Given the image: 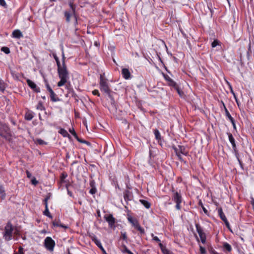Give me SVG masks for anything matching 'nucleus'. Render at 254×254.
<instances>
[{"instance_id": "obj_24", "label": "nucleus", "mask_w": 254, "mask_h": 254, "mask_svg": "<svg viewBox=\"0 0 254 254\" xmlns=\"http://www.w3.org/2000/svg\"><path fill=\"white\" fill-rule=\"evenodd\" d=\"M50 94L51 100L52 102H57L59 100L58 97H57V95L55 93L54 91L50 93Z\"/></svg>"}, {"instance_id": "obj_34", "label": "nucleus", "mask_w": 254, "mask_h": 254, "mask_svg": "<svg viewBox=\"0 0 254 254\" xmlns=\"http://www.w3.org/2000/svg\"><path fill=\"white\" fill-rule=\"evenodd\" d=\"M34 116L32 113H27L25 115V118L26 120L30 121L33 118Z\"/></svg>"}, {"instance_id": "obj_59", "label": "nucleus", "mask_w": 254, "mask_h": 254, "mask_svg": "<svg viewBox=\"0 0 254 254\" xmlns=\"http://www.w3.org/2000/svg\"><path fill=\"white\" fill-rule=\"evenodd\" d=\"M67 177L66 173H63L61 176V179L63 181Z\"/></svg>"}, {"instance_id": "obj_63", "label": "nucleus", "mask_w": 254, "mask_h": 254, "mask_svg": "<svg viewBox=\"0 0 254 254\" xmlns=\"http://www.w3.org/2000/svg\"><path fill=\"white\" fill-rule=\"evenodd\" d=\"M238 162H239V164L241 167V168L243 170L244 168H243V163L242 162V161L240 160V158H239V160H237Z\"/></svg>"}, {"instance_id": "obj_53", "label": "nucleus", "mask_w": 254, "mask_h": 254, "mask_svg": "<svg viewBox=\"0 0 254 254\" xmlns=\"http://www.w3.org/2000/svg\"><path fill=\"white\" fill-rule=\"evenodd\" d=\"M92 94L94 95H96L98 97H100V94L97 89H95L93 91H92Z\"/></svg>"}, {"instance_id": "obj_3", "label": "nucleus", "mask_w": 254, "mask_h": 254, "mask_svg": "<svg viewBox=\"0 0 254 254\" xmlns=\"http://www.w3.org/2000/svg\"><path fill=\"white\" fill-rule=\"evenodd\" d=\"M99 85L100 90L106 93L110 98L111 97V90L110 88L108 79L104 77V74H100L99 79Z\"/></svg>"}, {"instance_id": "obj_56", "label": "nucleus", "mask_w": 254, "mask_h": 254, "mask_svg": "<svg viewBox=\"0 0 254 254\" xmlns=\"http://www.w3.org/2000/svg\"><path fill=\"white\" fill-rule=\"evenodd\" d=\"M31 183L36 186L38 184V181L36 180V178L35 177H34L32 180H31Z\"/></svg>"}, {"instance_id": "obj_28", "label": "nucleus", "mask_w": 254, "mask_h": 254, "mask_svg": "<svg viewBox=\"0 0 254 254\" xmlns=\"http://www.w3.org/2000/svg\"><path fill=\"white\" fill-rule=\"evenodd\" d=\"M223 248L224 249H225L226 251H227L228 252H230L232 251V247H231V246L225 242L223 244Z\"/></svg>"}, {"instance_id": "obj_4", "label": "nucleus", "mask_w": 254, "mask_h": 254, "mask_svg": "<svg viewBox=\"0 0 254 254\" xmlns=\"http://www.w3.org/2000/svg\"><path fill=\"white\" fill-rule=\"evenodd\" d=\"M172 200L174 202L176 203V208L177 210H180L181 209V203L183 201V197L180 192L175 191L174 190H172Z\"/></svg>"}, {"instance_id": "obj_30", "label": "nucleus", "mask_w": 254, "mask_h": 254, "mask_svg": "<svg viewBox=\"0 0 254 254\" xmlns=\"http://www.w3.org/2000/svg\"><path fill=\"white\" fill-rule=\"evenodd\" d=\"M120 239H123L127 243V233L126 232H121V236L120 237Z\"/></svg>"}, {"instance_id": "obj_41", "label": "nucleus", "mask_w": 254, "mask_h": 254, "mask_svg": "<svg viewBox=\"0 0 254 254\" xmlns=\"http://www.w3.org/2000/svg\"><path fill=\"white\" fill-rule=\"evenodd\" d=\"M77 141L80 143L86 144L88 145H89L90 144V143L86 140H83L82 139H80L77 137V138H76Z\"/></svg>"}, {"instance_id": "obj_32", "label": "nucleus", "mask_w": 254, "mask_h": 254, "mask_svg": "<svg viewBox=\"0 0 254 254\" xmlns=\"http://www.w3.org/2000/svg\"><path fill=\"white\" fill-rule=\"evenodd\" d=\"M173 149H174V151L175 152L177 156V157H178L179 159L181 161H183V158H182V157L181 156V154H179L178 151V152L177 151V147L173 146Z\"/></svg>"}, {"instance_id": "obj_16", "label": "nucleus", "mask_w": 254, "mask_h": 254, "mask_svg": "<svg viewBox=\"0 0 254 254\" xmlns=\"http://www.w3.org/2000/svg\"><path fill=\"white\" fill-rule=\"evenodd\" d=\"M124 198L126 201L130 200L131 199V192L128 190H126L124 192Z\"/></svg>"}, {"instance_id": "obj_25", "label": "nucleus", "mask_w": 254, "mask_h": 254, "mask_svg": "<svg viewBox=\"0 0 254 254\" xmlns=\"http://www.w3.org/2000/svg\"><path fill=\"white\" fill-rule=\"evenodd\" d=\"M177 92L178 94L180 96V97L182 98L184 96V92L180 89L178 85H176V86L173 87Z\"/></svg>"}, {"instance_id": "obj_58", "label": "nucleus", "mask_w": 254, "mask_h": 254, "mask_svg": "<svg viewBox=\"0 0 254 254\" xmlns=\"http://www.w3.org/2000/svg\"><path fill=\"white\" fill-rule=\"evenodd\" d=\"M73 16L74 17V19H75V21L74 22V25L75 26V27L76 26V25H77L78 24V21H77V16L76 14H74L73 15Z\"/></svg>"}, {"instance_id": "obj_38", "label": "nucleus", "mask_w": 254, "mask_h": 254, "mask_svg": "<svg viewBox=\"0 0 254 254\" xmlns=\"http://www.w3.org/2000/svg\"><path fill=\"white\" fill-rule=\"evenodd\" d=\"M36 142L39 145H46L47 144L46 142H45L41 138L37 139Z\"/></svg>"}, {"instance_id": "obj_6", "label": "nucleus", "mask_w": 254, "mask_h": 254, "mask_svg": "<svg viewBox=\"0 0 254 254\" xmlns=\"http://www.w3.org/2000/svg\"><path fill=\"white\" fill-rule=\"evenodd\" d=\"M195 226L201 243L203 244H205L206 243V236L205 233L203 232V228L201 227L199 224L197 223H195Z\"/></svg>"}, {"instance_id": "obj_21", "label": "nucleus", "mask_w": 254, "mask_h": 254, "mask_svg": "<svg viewBox=\"0 0 254 254\" xmlns=\"http://www.w3.org/2000/svg\"><path fill=\"white\" fill-rule=\"evenodd\" d=\"M227 134L228 135L229 140L230 142V143H231L232 147L233 146L235 147V146L236 145V143H235V138H234L232 134L230 132H229V133H227Z\"/></svg>"}, {"instance_id": "obj_11", "label": "nucleus", "mask_w": 254, "mask_h": 254, "mask_svg": "<svg viewBox=\"0 0 254 254\" xmlns=\"http://www.w3.org/2000/svg\"><path fill=\"white\" fill-rule=\"evenodd\" d=\"M163 76L164 79L167 82V84L168 86L172 87L176 86V85L177 84V83L175 81H174L169 75L163 73Z\"/></svg>"}, {"instance_id": "obj_39", "label": "nucleus", "mask_w": 254, "mask_h": 254, "mask_svg": "<svg viewBox=\"0 0 254 254\" xmlns=\"http://www.w3.org/2000/svg\"><path fill=\"white\" fill-rule=\"evenodd\" d=\"M1 50L6 54H8L10 52L9 48L6 47H2Z\"/></svg>"}, {"instance_id": "obj_51", "label": "nucleus", "mask_w": 254, "mask_h": 254, "mask_svg": "<svg viewBox=\"0 0 254 254\" xmlns=\"http://www.w3.org/2000/svg\"><path fill=\"white\" fill-rule=\"evenodd\" d=\"M46 87L47 88V90L50 93L53 92L54 91L52 90L51 87H50V85L48 83V82H46Z\"/></svg>"}, {"instance_id": "obj_23", "label": "nucleus", "mask_w": 254, "mask_h": 254, "mask_svg": "<svg viewBox=\"0 0 254 254\" xmlns=\"http://www.w3.org/2000/svg\"><path fill=\"white\" fill-rule=\"evenodd\" d=\"M139 201L146 208L148 209L150 207L151 204L148 201L144 199H140Z\"/></svg>"}, {"instance_id": "obj_61", "label": "nucleus", "mask_w": 254, "mask_h": 254, "mask_svg": "<svg viewBox=\"0 0 254 254\" xmlns=\"http://www.w3.org/2000/svg\"><path fill=\"white\" fill-rule=\"evenodd\" d=\"M201 208H202L204 213L205 214L208 215V212L207 210L205 208V207L203 205H202Z\"/></svg>"}, {"instance_id": "obj_22", "label": "nucleus", "mask_w": 254, "mask_h": 254, "mask_svg": "<svg viewBox=\"0 0 254 254\" xmlns=\"http://www.w3.org/2000/svg\"><path fill=\"white\" fill-rule=\"evenodd\" d=\"M0 195L1 198L2 199H3L5 198V196H6L5 191L3 186L1 184H0Z\"/></svg>"}, {"instance_id": "obj_5", "label": "nucleus", "mask_w": 254, "mask_h": 254, "mask_svg": "<svg viewBox=\"0 0 254 254\" xmlns=\"http://www.w3.org/2000/svg\"><path fill=\"white\" fill-rule=\"evenodd\" d=\"M44 246L47 250L53 252L55 246V242L50 237H47L44 240Z\"/></svg>"}, {"instance_id": "obj_64", "label": "nucleus", "mask_w": 254, "mask_h": 254, "mask_svg": "<svg viewBox=\"0 0 254 254\" xmlns=\"http://www.w3.org/2000/svg\"><path fill=\"white\" fill-rule=\"evenodd\" d=\"M136 218H134L132 217L131 216H129L127 217V220L129 222V223H131V222H132L133 220H135Z\"/></svg>"}, {"instance_id": "obj_8", "label": "nucleus", "mask_w": 254, "mask_h": 254, "mask_svg": "<svg viewBox=\"0 0 254 254\" xmlns=\"http://www.w3.org/2000/svg\"><path fill=\"white\" fill-rule=\"evenodd\" d=\"M218 213L221 219L225 223L226 226L231 231V230L230 229V224L225 215L223 213L222 208H218Z\"/></svg>"}, {"instance_id": "obj_9", "label": "nucleus", "mask_w": 254, "mask_h": 254, "mask_svg": "<svg viewBox=\"0 0 254 254\" xmlns=\"http://www.w3.org/2000/svg\"><path fill=\"white\" fill-rule=\"evenodd\" d=\"M10 129L6 124L0 122V135L3 137V133H8Z\"/></svg>"}, {"instance_id": "obj_44", "label": "nucleus", "mask_w": 254, "mask_h": 254, "mask_svg": "<svg viewBox=\"0 0 254 254\" xmlns=\"http://www.w3.org/2000/svg\"><path fill=\"white\" fill-rule=\"evenodd\" d=\"M163 254H170L173 252L167 249L166 247L161 251Z\"/></svg>"}, {"instance_id": "obj_47", "label": "nucleus", "mask_w": 254, "mask_h": 254, "mask_svg": "<svg viewBox=\"0 0 254 254\" xmlns=\"http://www.w3.org/2000/svg\"><path fill=\"white\" fill-rule=\"evenodd\" d=\"M227 83L229 85V86H230V88H231V92H232V93L234 94V97H235V100H236V103H237V105H238V106H239V105H240V103H239V101L238 100V99H237V98H236V96L235 95V94H234V93L233 92V90H232V88L231 86L230 85V83H229L228 82H227Z\"/></svg>"}, {"instance_id": "obj_48", "label": "nucleus", "mask_w": 254, "mask_h": 254, "mask_svg": "<svg viewBox=\"0 0 254 254\" xmlns=\"http://www.w3.org/2000/svg\"><path fill=\"white\" fill-rule=\"evenodd\" d=\"M151 236L152 237L153 241L158 243L160 242V240L157 236H154L153 233L151 234Z\"/></svg>"}, {"instance_id": "obj_57", "label": "nucleus", "mask_w": 254, "mask_h": 254, "mask_svg": "<svg viewBox=\"0 0 254 254\" xmlns=\"http://www.w3.org/2000/svg\"><path fill=\"white\" fill-rule=\"evenodd\" d=\"M123 247L124 248V250L122 251V252L123 253H127V251H129V250L128 249V248L127 247V246L125 245H123Z\"/></svg>"}, {"instance_id": "obj_36", "label": "nucleus", "mask_w": 254, "mask_h": 254, "mask_svg": "<svg viewBox=\"0 0 254 254\" xmlns=\"http://www.w3.org/2000/svg\"><path fill=\"white\" fill-rule=\"evenodd\" d=\"M36 109L37 110H40V111H43V110H44L45 109V107L44 106H43L42 103L41 102H39L37 106H36Z\"/></svg>"}, {"instance_id": "obj_55", "label": "nucleus", "mask_w": 254, "mask_h": 254, "mask_svg": "<svg viewBox=\"0 0 254 254\" xmlns=\"http://www.w3.org/2000/svg\"><path fill=\"white\" fill-rule=\"evenodd\" d=\"M200 251L201 254H204L206 253L205 249L201 246H199Z\"/></svg>"}, {"instance_id": "obj_43", "label": "nucleus", "mask_w": 254, "mask_h": 254, "mask_svg": "<svg viewBox=\"0 0 254 254\" xmlns=\"http://www.w3.org/2000/svg\"><path fill=\"white\" fill-rule=\"evenodd\" d=\"M251 53H252L251 45V43H250L248 45V51H247V57L248 58H249V57L251 56Z\"/></svg>"}, {"instance_id": "obj_46", "label": "nucleus", "mask_w": 254, "mask_h": 254, "mask_svg": "<svg viewBox=\"0 0 254 254\" xmlns=\"http://www.w3.org/2000/svg\"><path fill=\"white\" fill-rule=\"evenodd\" d=\"M50 196L47 195L44 199V203L45 205V207H48V200L50 199Z\"/></svg>"}, {"instance_id": "obj_49", "label": "nucleus", "mask_w": 254, "mask_h": 254, "mask_svg": "<svg viewBox=\"0 0 254 254\" xmlns=\"http://www.w3.org/2000/svg\"><path fill=\"white\" fill-rule=\"evenodd\" d=\"M69 131L75 137L77 138V135L76 133L75 132L73 128H69Z\"/></svg>"}, {"instance_id": "obj_37", "label": "nucleus", "mask_w": 254, "mask_h": 254, "mask_svg": "<svg viewBox=\"0 0 254 254\" xmlns=\"http://www.w3.org/2000/svg\"><path fill=\"white\" fill-rule=\"evenodd\" d=\"M225 111V115L226 117L230 120V121L233 120L234 118L231 116L228 109H226Z\"/></svg>"}, {"instance_id": "obj_20", "label": "nucleus", "mask_w": 254, "mask_h": 254, "mask_svg": "<svg viewBox=\"0 0 254 254\" xmlns=\"http://www.w3.org/2000/svg\"><path fill=\"white\" fill-rule=\"evenodd\" d=\"M58 132L64 137H69L70 136L67 131L64 128H60Z\"/></svg>"}, {"instance_id": "obj_13", "label": "nucleus", "mask_w": 254, "mask_h": 254, "mask_svg": "<svg viewBox=\"0 0 254 254\" xmlns=\"http://www.w3.org/2000/svg\"><path fill=\"white\" fill-rule=\"evenodd\" d=\"M177 151H178L179 154L185 156L189 155V151L187 150L186 147L183 145H178V147H177Z\"/></svg>"}, {"instance_id": "obj_35", "label": "nucleus", "mask_w": 254, "mask_h": 254, "mask_svg": "<svg viewBox=\"0 0 254 254\" xmlns=\"http://www.w3.org/2000/svg\"><path fill=\"white\" fill-rule=\"evenodd\" d=\"M135 228L141 234H145L144 229L142 227L140 226L139 224L137 226H136Z\"/></svg>"}, {"instance_id": "obj_7", "label": "nucleus", "mask_w": 254, "mask_h": 254, "mask_svg": "<svg viewBox=\"0 0 254 254\" xmlns=\"http://www.w3.org/2000/svg\"><path fill=\"white\" fill-rule=\"evenodd\" d=\"M104 219L108 222L109 227L110 228L115 229L116 220L111 214H106L104 216Z\"/></svg>"}, {"instance_id": "obj_52", "label": "nucleus", "mask_w": 254, "mask_h": 254, "mask_svg": "<svg viewBox=\"0 0 254 254\" xmlns=\"http://www.w3.org/2000/svg\"><path fill=\"white\" fill-rule=\"evenodd\" d=\"M97 191L96 188H91L89 190V193L91 194H95Z\"/></svg>"}, {"instance_id": "obj_1", "label": "nucleus", "mask_w": 254, "mask_h": 254, "mask_svg": "<svg viewBox=\"0 0 254 254\" xmlns=\"http://www.w3.org/2000/svg\"><path fill=\"white\" fill-rule=\"evenodd\" d=\"M53 56L56 62L58 67V74L60 80L58 82V87H61L67 83L69 79V72L67 69L61 67V64L60 60L56 53H53Z\"/></svg>"}, {"instance_id": "obj_14", "label": "nucleus", "mask_w": 254, "mask_h": 254, "mask_svg": "<svg viewBox=\"0 0 254 254\" xmlns=\"http://www.w3.org/2000/svg\"><path fill=\"white\" fill-rule=\"evenodd\" d=\"M12 37L13 38L20 39L23 37L22 32L18 29L14 30L12 33Z\"/></svg>"}, {"instance_id": "obj_62", "label": "nucleus", "mask_w": 254, "mask_h": 254, "mask_svg": "<svg viewBox=\"0 0 254 254\" xmlns=\"http://www.w3.org/2000/svg\"><path fill=\"white\" fill-rule=\"evenodd\" d=\"M159 246L161 251H162V250H163L164 249H165L166 248V247L163 246V244L161 242H159Z\"/></svg>"}, {"instance_id": "obj_2", "label": "nucleus", "mask_w": 254, "mask_h": 254, "mask_svg": "<svg viewBox=\"0 0 254 254\" xmlns=\"http://www.w3.org/2000/svg\"><path fill=\"white\" fill-rule=\"evenodd\" d=\"M20 232L15 227H14L10 222H8L3 229L2 237L5 241H9L14 239L15 236H19Z\"/></svg>"}, {"instance_id": "obj_54", "label": "nucleus", "mask_w": 254, "mask_h": 254, "mask_svg": "<svg viewBox=\"0 0 254 254\" xmlns=\"http://www.w3.org/2000/svg\"><path fill=\"white\" fill-rule=\"evenodd\" d=\"M16 254H24L23 248L21 247H19L18 248V253Z\"/></svg>"}, {"instance_id": "obj_42", "label": "nucleus", "mask_w": 254, "mask_h": 254, "mask_svg": "<svg viewBox=\"0 0 254 254\" xmlns=\"http://www.w3.org/2000/svg\"><path fill=\"white\" fill-rule=\"evenodd\" d=\"M219 41L217 39H215L212 42L211 46L212 47L214 48L219 45Z\"/></svg>"}, {"instance_id": "obj_15", "label": "nucleus", "mask_w": 254, "mask_h": 254, "mask_svg": "<svg viewBox=\"0 0 254 254\" xmlns=\"http://www.w3.org/2000/svg\"><path fill=\"white\" fill-rule=\"evenodd\" d=\"M154 134L155 139L158 141V142L161 144L162 142V137L159 131L157 129L154 130Z\"/></svg>"}, {"instance_id": "obj_60", "label": "nucleus", "mask_w": 254, "mask_h": 254, "mask_svg": "<svg viewBox=\"0 0 254 254\" xmlns=\"http://www.w3.org/2000/svg\"><path fill=\"white\" fill-rule=\"evenodd\" d=\"M0 5L5 7L6 5V2L4 0H0Z\"/></svg>"}, {"instance_id": "obj_18", "label": "nucleus", "mask_w": 254, "mask_h": 254, "mask_svg": "<svg viewBox=\"0 0 254 254\" xmlns=\"http://www.w3.org/2000/svg\"><path fill=\"white\" fill-rule=\"evenodd\" d=\"M53 226L54 227H60L62 228H63L64 229H67L68 226H66L64 224H62L61 223V222L60 221H54L52 223Z\"/></svg>"}, {"instance_id": "obj_33", "label": "nucleus", "mask_w": 254, "mask_h": 254, "mask_svg": "<svg viewBox=\"0 0 254 254\" xmlns=\"http://www.w3.org/2000/svg\"><path fill=\"white\" fill-rule=\"evenodd\" d=\"M43 214L44 215H45L50 218H52V216L51 215V214L49 210L48 207H45V210L43 212Z\"/></svg>"}, {"instance_id": "obj_50", "label": "nucleus", "mask_w": 254, "mask_h": 254, "mask_svg": "<svg viewBox=\"0 0 254 254\" xmlns=\"http://www.w3.org/2000/svg\"><path fill=\"white\" fill-rule=\"evenodd\" d=\"M46 87L47 88V90L50 93L53 92L54 91L52 90L51 87H50V85L48 83V82H46Z\"/></svg>"}, {"instance_id": "obj_31", "label": "nucleus", "mask_w": 254, "mask_h": 254, "mask_svg": "<svg viewBox=\"0 0 254 254\" xmlns=\"http://www.w3.org/2000/svg\"><path fill=\"white\" fill-rule=\"evenodd\" d=\"M69 7L71 10V12H72L73 14H75V6L73 4V2L72 1H70L69 2Z\"/></svg>"}, {"instance_id": "obj_17", "label": "nucleus", "mask_w": 254, "mask_h": 254, "mask_svg": "<svg viewBox=\"0 0 254 254\" xmlns=\"http://www.w3.org/2000/svg\"><path fill=\"white\" fill-rule=\"evenodd\" d=\"M91 239L98 248L101 247L102 245L100 241L97 238L95 235H93V236H91Z\"/></svg>"}, {"instance_id": "obj_10", "label": "nucleus", "mask_w": 254, "mask_h": 254, "mask_svg": "<svg viewBox=\"0 0 254 254\" xmlns=\"http://www.w3.org/2000/svg\"><path fill=\"white\" fill-rule=\"evenodd\" d=\"M26 82H27V83L28 85L29 86V87L31 89H32L34 92H36V93L40 92V88L37 87L36 84L34 82H33L32 80L28 79H27Z\"/></svg>"}, {"instance_id": "obj_12", "label": "nucleus", "mask_w": 254, "mask_h": 254, "mask_svg": "<svg viewBox=\"0 0 254 254\" xmlns=\"http://www.w3.org/2000/svg\"><path fill=\"white\" fill-rule=\"evenodd\" d=\"M122 75L123 77L126 80L129 79L131 77L130 72L129 71V69L127 68H122Z\"/></svg>"}, {"instance_id": "obj_29", "label": "nucleus", "mask_w": 254, "mask_h": 254, "mask_svg": "<svg viewBox=\"0 0 254 254\" xmlns=\"http://www.w3.org/2000/svg\"><path fill=\"white\" fill-rule=\"evenodd\" d=\"M65 57L64 56V52L63 49L62 50V64H61V67H64L65 69H67L65 63Z\"/></svg>"}, {"instance_id": "obj_19", "label": "nucleus", "mask_w": 254, "mask_h": 254, "mask_svg": "<svg viewBox=\"0 0 254 254\" xmlns=\"http://www.w3.org/2000/svg\"><path fill=\"white\" fill-rule=\"evenodd\" d=\"M64 15L65 17L66 22L69 23L70 21L71 17L73 15L72 12H70L68 11H65L64 12Z\"/></svg>"}, {"instance_id": "obj_26", "label": "nucleus", "mask_w": 254, "mask_h": 254, "mask_svg": "<svg viewBox=\"0 0 254 254\" xmlns=\"http://www.w3.org/2000/svg\"><path fill=\"white\" fill-rule=\"evenodd\" d=\"M6 87V84L1 79H0V91L3 92Z\"/></svg>"}, {"instance_id": "obj_45", "label": "nucleus", "mask_w": 254, "mask_h": 254, "mask_svg": "<svg viewBox=\"0 0 254 254\" xmlns=\"http://www.w3.org/2000/svg\"><path fill=\"white\" fill-rule=\"evenodd\" d=\"M131 224L132 226L135 228L139 223L138 222V221L136 219H135V220H134L132 222H131Z\"/></svg>"}, {"instance_id": "obj_27", "label": "nucleus", "mask_w": 254, "mask_h": 254, "mask_svg": "<svg viewBox=\"0 0 254 254\" xmlns=\"http://www.w3.org/2000/svg\"><path fill=\"white\" fill-rule=\"evenodd\" d=\"M232 148H233V153H234V155H235L236 158H237V160H239V158H240L239 151L237 149L236 145L235 146V147L233 146Z\"/></svg>"}, {"instance_id": "obj_40", "label": "nucleus", "mask_w": 254, "mask_h": 254, "mask_svg": "<svg viewBox=\"0 0 254 254\" xmlns=\"http://www.w3.org/2000/svg\"><path fill=\"white\" fill-rule=\"evenodd\" d=\"M89 185L91 188H96L95 181L92 179H90Z\"/></svg>"}]
</instances>
